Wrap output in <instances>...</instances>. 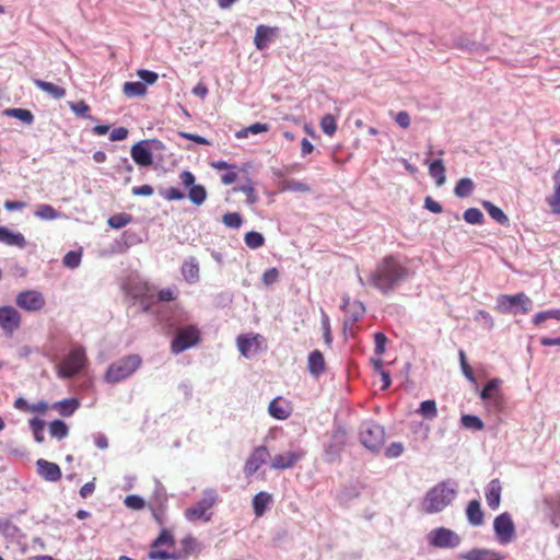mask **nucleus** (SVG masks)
<instances>
[{
  "instance_id": "f257e3e1",
  "label": "nucleus",
  "mask_w": 560,
  "mask_h": 560,
  "mask_svg": "<svg viewBox=\"0 0 560 560\" xmlns=\"http://www.w3.org/2000/svg\"><path fill=\"white\" fill-rule=\"evenodd\" d=\"M408 276V270L399 260L389 255L382 259L371 276V283L383 293H388Z\"/></svg>"
},
{
  "instance_id": "f03ea898",
  "label": "nucleus",
  "mask_w": 560,
  "mask_h": 560,
  "mask_svg": "<svg viewBox=\"0 0 560 560\" xmlns=\"http://www.w3.org/2000/svg\"><path fill=\"white\" fill-rule=\"evenodd\" d=\"M456 491L446 482L432 488L425 495L422 508L425 513L432 514L444 510L455 499Z\"/></svg>"
},
{
  "instance_id": "7ed1b4c3",
  "label": "nucleus",
  "mask_w": 560,
  "mask_h": 560,
  "mask_svg": "<svg viewBox=\"0 0 560 560\" xmlns=\"http://www.w3.org/2000/svg\"><path fill=\"white\" fill-rule=\"evenodd\" d=\"M142 364L138 354H129L112 363L106 373L105 381L110 384L119 383L131 376Z\"/></svg>"
},
{
  "instance_id": "20e7f679",
  "label": "nucleus",
  "mask_w": 560,
  "mask_h": 560,
  "mask_svg": "<svg viewBox=\"0 0 560 560\" xmlns=\"http://www.w3.org/2000/svg\"><path fill=\"white\" fill-rule=\"evenodd\" d=\"M86 361L88 359L83 347H73L57 365V374L61 378H71L84 369Z\"/></svg>"
},
{
  "instance_id": "39448f33",
  "label": "nucleus",
  "mask_w": 560,
  "mask_h": 560,
  "mask_svg": "<svg viewBox=\"0 0 560 560\" xmlns=\"http://www.w3.org/2000/svg\"><path fill=\"white\" fill-rule=\"evenodd\" d=\"M217 502V493L214 490H206L202 493V498L194 505L185 511V516L190 522L203 520L205 522L210 521L211 514H208L209 510Z\"/></svg>"
},
{
  "instance_id": "423d86ee",
  "label": "nucleus",
  "mask_w": 560,
  "mask_h": 560,
  "mask_svg": "<svg viewBox=\"0 0 560 560\" xmlns=\"http://www.w3.org/2000/svg\"><path fill=\"white\" fill-rule=\"evenodd\" d=\"M200 341V331L196 326L189 325L179 328L176 336L171 343V351L174 354H178Z\"/></svg>"
},
{
  "instance_id": "0eeeda50",
  "label": "nucleus",
  "mask_w": 560,
  "mask_h": 560,
  "mask_svg": "<svg viewBox=\"0 0 560 560\" xmlns=\"http://www.w3.org/2000/svg\"><path fill=\"white\" fill-rule=\"evenodd\" d=\"M360 440L366 448L378 451L385 442L384 428L375 422H366L360 431Z\"/></svg>"
},
{
  "instance_id": "6e6552de",
  "label": "nucleus",
  "mask_w": 560,
  "mask_h": 560,
  "mask_svg": "<svg viewBox=\"0 0 560 560\" xmlns=\"http://www.w3.org/2000/svg\"><path fill=\"white\" fill-rule=\"evenodd\" d=\"M22 326V315L12 305L0 306V330L7 337H12Z\"/></svg>"
},
{
  "instance_id": "1a4fd4ad",
  "label": "nucleus",
  "mask_w": 560,
  "mask_h": 560,
  "mask_svg": "<svg viewBox=\"0 0 560 560\" xmlns=\"http://www.w3.org/2000/svg\"><path fill=\"white\" fill-rule=\"evenodd\" d=\"M16 305L26 312H39L46 305L44 295L35 290L20 292L15 298Z\"/></svg>"
},
{
  "instance_id": "9d476101",
  "label": "nucleus",
  "mask_w": 560,
  "mask_h": 560,
  "mask_svg": "<svg viewBox=\"0 0 560 560\" xmlns=\"http://www.w3.org/2000/svg\"><path fill=\"white\" fill-rule=\"evenodd\" d=\"M530 304L532 301L525 293L502 294L498 298V308L503 313L511 312L512 306L517 305L523 314H527L530 311Z\"/></svg>"
},
{
  "instance_id": "9b49d317",
  "label": "nucleus",
  "mask_w": 560,
  "mask_h": 560,
  "mask_svg": "<svg viewBox=\"0 0 560 560\" xmlns=\"http://www.w3.org/2000/svg\"><path fill=\"white\" fill-rule=\"evenodd\" d=\"M430 544L438 548H453L460 542L459 536L444 527L432 530L429 535Z\"/></svg>"
},
{
  "instance_id": "f8f14e48",
  "label": "nucleus",
  "mask_w": 560,
  "mask_h": 560,
  "mask_svg": "<svg viewBox=\"0 0 560 560\" xmlns=\"http://www.w3.org/2000/svg\"><path fill=\"white\" fill-rule=\"evenodd\" d=\"M493 528L502 544L510 542L515 533L513 521L508 513H502L494 518Z\"/></svg>"
},
{
  "instance_id": "ddd939ff",
  "label": "nucleus",
  "mask_w": 560,
  "mask_h": 560,
  "mask_svg": "<svg viewBox=\"0 0 560 560\" xmlns=\"http://www.w3.org/2000/svg\"><path fill=\"white\" fill-rule=\"evenodd\" d=\"M262 340L259 334L240 335L236 339L237 349L244 357L249 358L258 353Z\"/></svg>"
},
{
  "instance_id": "4468645a",
  "label": "nucleus",
  "mask_w": 560,
  "mask_h": 560,
  "mask_svg": "<svg viewBox=\"0 0 560 560\" xmlns=\"http://www.w3.org/2000/svg\"><path fill=\"white\" fill-rule=\"evenodd\" d=\"M304 456L302 451H290L277 454L271 460V468L282 470L292 468Z\"/></svg>"
},
{
  "instance_id": "2eb2a0df",
  "label": "nucleus",
  "mask_w": 560,
  "mask_h": 560,
  "mask_svg": "<svg viewBox=\"0 0 560 560\" xmlns=\"http://www.w3.org/2000/svg\"><path fill=\"white\" fill-rule=\"evenodd\" d=\"M269 458V452L266 446L256 447L245 464V472L247 475H253L258 471V469L267 462Z\"/></svg>"
},
{
  "instance_id": "dca6fc26",
  "label": "nucleus",
  "mask_w": 560,
  "mask_h": 560,
  "mask_svg": "<svg viewBox=\"0 0 560 560\" xmlns=\"http://www.w3.org/2000/svg\"><path fill=\"white\" fill-rule=\"evenodd\" d=\"M149 141H140L131 147V158L139 166H151L153 156L148 147Z\"/></svg>"
},
{
  "instance_id": "f3484780",
  "label": "nucleus",
  "mask_w": 560,
  "mask_h": 560,
  "mask_svg": "<svg viewBox=\"0 0 560 560\" xmlns=\"http://www.w3.org/2000/svg\"><path fill=\"white\" fill-rule=\"evenodd\" d=\"M37 469L38 474L47 481L56 482L61 479V469L55 463L48 462L46 459H38Z\"/></svg>"
},
{
  "instance_id": "a211bd4d",
  "label": "nucleus",
  "mask_w": 560,
  "mask_h": 560,
  "mask_svg": "<svg viewBox=\"0 0 560 560\" xmlns=\"http://www.w3.org/2000/svg\"><path fill=\"white\" fill-rule=\"evenodd\" d=\"M501 492V481L498 478L492 479L486 488V501L491 510H497L500 506Z\"/></svg>"
},
{
  "instance_id": "6ab92c4d",
  "label": "nucleus",
  "mask_w": 560,
  "mask_h": 560,
  "mask_svg": "<svg viewBox=\"0 0 560 560\" xmlns=\"http://www.w3.org/2000/svg\"><path fill=\"white\" fill-rule=\"evenodd\" d=\"M268 411L271 417L278 420H285L291 415V407L289 402L278 397L270 401Z\"/></svg>"
},
{
  "instance_id": "aec40b11",
  "label": "nucleus",
  "mask_w": 560,
  "mask_h": 560,
  "mask_svg": "<svg viewBox=\"0 0 560 560\" xmlns=\"http://www.w3.org/2000/svg\"><path fill=\"white\" fill-rule=\"evenodd\" d=\"M0 242L9 245L24 248L26 246L25 237L20 232H12L8 228L0 226Z\"/></svg>"
},
{
  "instance_id": "412c9836",
  "label": "nucleus",
  "mask_w": 560,
  "mask_h": 560,
  "mask_svg": "<svg viewBox=\"0 0 560 560\" xmlns=\"http://www.w3.org/2000/svg\"><path fill=\"white\" fill-rule=\"evenodd\" d=\"M308 372L314 376H319L325 372L326 362L323 353L319 350H314L307 358Z\"/></svg>"
},
{
  "instance_id": "4be33fe9",
  "label": "nucleus",
  "mask_w": 560,
  "mask_h": 560,
  "mask_svg": "<svg viewBox=\"0 0 560 560\" xmlns=\"http://www.w3.org/2000/svg\"><path fill=\"white\" fill-rule=\"evenodd\" d=\"M277 28L266 25H258L255 32L254 43L257 49L262 50L267 47L270 39L275 36Z\"/></svg>"
},
{
  "instance_id": "5701e85b",
  "label": "nucleus",
  "mask_w": 560,
  "mask_h": 560,
  "mask_svg": "<svg viewBox=\"0 0 560 560\" xmlns=\"http://www.w3.org/2000/svg\"><path fill=\"white\" fill-rule=\"evenodd\" d=\"M342 308L346 312V324L348 322L354 324L364 313V307L360 302H350L348 298L343 300Z\"/></svg>"
},
{
  "instance_id": "b1692460",
  "label": "nucleus",
  "mask_w": 560,
  "mask_h": 560,
  "mask_svg": "<svg viewBox=\"0 0 560 560\" xmlns=\"http://www.w3.org/2000/svg\"><path fill=\"white\" fill-rule=\"evenodd\" d=\"M546 202L555 214H560V168L553 175V192L546 198Z\"/></svg>"
},
{
  "instance_id": "393cba45",
  "label": "nucleus",
  "mask_w": 560,
  "mask_h": 560,
  "mask_svg": "<svg viewBox=\"0 0 560 560\" xmlns=\"http://www.w3.org/2000/svg\"><path fill=\"white\" fill-rule=\"evenodd\" d=\"M33 82L39 90L49 94L55 100H60L66 96V89L60 85L39 79H35Z\"/></svg>"
},
{
  "instance_id": "a878e982",
  "label": "nucleus",
  "mask_w": 560,
  "mask_h": 560,
  "mask_svg": "<svg viewBox=\"0 0 560 560\" xmlns=\"http://www.w3.org/2000/svg\"><path fill=\"white\" fill-rule=\"evenodd\" d=\"M182 275L188 283H195L199 279V264L196 258H189L182 266Z\"/></svg>"
},
{
  "instance_id": "bb28decb",
  "label": "nucleus",
  "mask_w": 560,
  "mask_h": 560,
  "mask_svg": "<svg viewBox=\"0 0 560 560\" xmlns=\"http://www.w3.org/2000/svg\"><path fill=\"white\" fill-rule=\"evenodd\" d=\"M272 502L270 493L260 491L253 499V509L256 517L265 514L267 506Z\"/></svg>"
},
{
  "instance_id": "cd10ccee",
  "label": "nucleus",
  "mask_w": 560,
  "mask_h": 560,
  "mask_svg": "<svg viewBox=\"0 0 560 560\" xmlns=\"http://www.w3.org/2000/svg\"><path fill=\"white\" fill-rule=\"evenodd\" d=\"M80 402L77 398H66L63 400L55 402L51 407L57 410L63 417L72 416L79 408Z\"/></svg>"
},
{
  "instance_id": "c85d7f7f",
  "label": "nucleus",
  "mask_w": 560,
  "mask_h": 560,
  "mask_svg": "<svg viewBox=\"0 0 560 560\" xmlns=\"http://www.w3.org/2000/svg\"><path fill=\"white\" fill-rule=\"evenodd\" d=\"M466 515L471 525H481L483 523V512L481 510L480 502L477 500L470 501L466 509Z\"/></svg>"
},
{
  "instance_id": "c756f323",
  "label": "nucleus",
  "mask_w": 560,
  "mask_h": 560,
  "mask_svg": "<svg viewBox=\"0 0 560 560\" xmlns=\"http://www.w3.org/2000/svg\"><path fill=\"white\" fill-rule=\"evenodd\" d=\"M429 175L435 179L438 186H442L445 183V166L442 160H434L429 164Z\"/></svg>"
},
{
  "instance_id": "7c9ffc66",
  "label": "nucleus",
  "mask_w": 560,
  "mask_h": 560,
  "mask_svg": "<svg viewBox=\"0 0 560 560\" xmlns=\"http://www.w3.org/2000/svg\"><path fill=\"white\" fill-rule=\"evenodd\" d=\"M463 558L466 560H501L498 552L488 549H471Z\"/></svg>"
},
{
  "instance_id": "2f4dec72",
  "label": "nucleus",
  "mask_w": 560,
  "mask_h": 560,
  "mask_svg": "<svg viewBox=\"0 0 560 560\" xmlns=\"http://www.w3.org/2000/svg\"><path fill=\"white\" fill-rule=\"evenodd\" d=\"M482 207L487 210L488 214L494 220L497 221L498 223L502 224V225H508L509 224V218L508 215L503 212L502 209H500L499 207H497L495 205H493L492 202L490 201H487V200H483L481 202Z\"/></svg>"
},
{
  "instance_id": "473e14b6",
  "label": "nucleus",
  "mask_w": 560,
  "mask_h": 560,
  "mask_svg": "<svg viewBox=\"0 0 560 560\" xmlns=\"http://www.w3.org/2000/svg\"><path fill=\"white\" fill-rule=\"evenodd\" d=\"M122 92L128 97L143 96L147 94V86L142 82H126Z\"/></svg>"
},
{
  "instance_id": "72a5a7b5",
  "label": "nucleus",
  "mask_w": 560,
  "mask_h": 560,
  "mask_svg": "<svg viewBox=\"0 0 560 560\" xmlns=\"http://www.w3.org/2000/svg\"><path fill=\"white\" fill-rule=\"evenodd\" d=\"M474 188L475 184L470 178H460L454 188V194L459 198L468 197L472 194Z\"/></svg>"
},
{
  "instance_id": "f704fd0d",
  "label": "nucleus",
  "mask_w": 560,
  "mask_h": 560,
  "mask_svg": "<svg viewBox=\"0 0 560 560\" xmlns=\"http://www.w3.org/2000/svg\"><path fill=\"white\" fill-rule=\"evenodd\" d=\"M49 433L52 438L62 440L68 435L69 428L62 420H54L49 423Z\"/></svg>"
},
{
  "instance_id": "c9c22d12",
  "label": "nucleus",
  "mask_w": 560,
  "mask_h": 560,
  "mask_svg": "<svg viewBox=\"0 0 560 560\" xmlns=\"http://www.w3.org/2000/svg\"><path fill=\"white\" fill-rule=\"evenodd\" d=\"M269 129H270V126L268 124L255 122V124L237 131L235 136L238 139H242V138H246L249 133L258 135L261 132H267V131H269Z\"/></svg>"
},
{
  "instance_id": "e433bc0d",
  "label": "nucleus",
  "mask_w": 560,
  "mask_h": 560,
  "mask_svg": "<svg viewBox=\"0 0 560 560\" xmlns=\"http://www.w3.org/2000/svg\"><path fill=\"white\" fill-rule=\"evenodd\" d=\"M131 221H132L131 214L121 212V213L112 215L107 220V223L110 228L118 230V229L125 228L126 225L131 223Z\"/></svg>"
},
{
  "instance_id": "4c0bfd02",
  "label": "nucleus",
  "mask_w": 560,
  "mask_h": 560,
  "mask_svg": "<svg viewBox=\"0 0 560 560\" xmlns=\"http://www.w3.org/2000/svg\"><path fill=\"white\" fill-rule=\"evenodd\" d=\"M281 190L294 191V192H310L311 187L306 183H302L295 179L284 180L281 184Z\"/></svg>"
},
{
  "instance_id": "58836bf2",
  "label": "nucleus",
  "mask_w": 560,
  "mask_h": 560,
  "mask_svg": "<svg viewBox=\"0 0 560 560\" xmlns=\"http://www.w3.org/2000/svg\"><path fill=\"white\" fill-rule=\"evenodd\" d=\"M35 217L42 220H56L60 217L58 211L50 205H38L35 211Z\"/></svg>"
},
{
  "instance_id": "ea45409f",
  "label": "nucleus",
  "mask_w": 560,
  "mask_h": 560,
  "mask_svg": "<svg viewBox=\"0 0 560 560\" xmlns=\"http://www.w3.org/2000/svg\"><path fill=\"white\" fill-rule=\"evenodd\" d=\"M70 109L80 117L88 118L90 120H96L95 117L90 115V106L84 101L69 102Z\"/></svg>"
},
{
  "instance_id": "a19ab883",
  "label": "nucleus",
  "mask_w": 560,
  "mask_h": 560,
  "mask_svg": "<svg viewBox=\"0 0 560 560\" xmlns=\"http://www.w3.org/2000/svg\"><path fill=\"white\" fill-rule=\"evenodd\" d=\"M5 114L8 116H10V117H14L16 119H20L21 121H23L24 124H27V125L32 124L33 120H34V116L31 113V110L24 109V108L7 109Z\"/></svg>"
},
{
  "instance_id": "79ce46f5",
  "label": "nucleus",
  "mask_w": 560,
  "mask_h": 560,
  "mask_svg": "<svg viewBox=\"0 0 560 560\" xmlns=\"http://www.w3.org/2000/svg\"><path fill=\"white\" fill-rule=\"evenodd\" d=\"M188 197L192 203L200 206L207 198L206 188L201 185H195L189 189Z\"/></svg>"
},
{
  "instance_id": "37998d69",
  "label": "nucleus",
  "mask_w": 560,
  "mask_h": 560,
  "mask_svg": "<svg viewBox=\"0 0 560 560\" xmlns=\"http://www.w3.org/2000/svg\"><path fill=\"white\" fill-rule=\"evenodd\" d=\"M30 428L33 432L34 439L37 443H43L45 441L44 438V428L45 422L39 418H33L30 420Z\"/></svg>"
},
{
  "instance_id": "c03bdc74",
  "label": "nucleus",
  "mask_w": 560,
  "mask_h": 560,
  "mask_svg": "<svg viewBox=\"0 0 560 560\" xmlns=\"http://www.w3.org/2000/svg\"><path fill=\"white\" fill-rule=\"evenodd\" d=\"M244 241L245 244L252 249L259 248L265 244V237L262 234L255 231L247 232L244 236Z\"/></svg>"
},
{
  "instance_id": "a18cd8bd",
  "label": "nucleus",
  "mask_w": 560,
  "mask_h": 560,
  "mask_svg": "<svg viewBox=\"0 0 560 560\" xmlns=\"http://www.w3.org/2000/svg\"><path fill=\"white\" fill-rule=\"evenodd\" d=\"M418 412L424 418L433 419L438 416V408L434 400H424L420 404Z\"/></svg>"
},
{
  "instance_id": "49530a36",
  "label": "nucleus",
  "mask_w": 560,
  "mask_h": 560,
  "mask_svg": "<svg viewBox=\"0 0 560 560\" xmlns=\"http://www.w3.org/2000/svg\"><path fill=\"white\" fill-rule=\"evenodd\" d=\"M320 128L327 136L335 135L337 130L336 118L331 114H326L320 120Z\"/></svg>"
},
{
  "instance_id": "de8ad7c7",
  "label": "nucleus",
  "mask_w": 560,
  "mask_h": 560,
  "mask_svg": "<svg viewBox=\"0 0 560 560\" xmlns=\"http://www.w3.org/2000/svg\"><path fill=\"white\" fill-rule=\"evenodd\" d=\"M234 190L245 194L247 203L249 205H254L258 200L255 187L250 180H248V183L245 185L235 187Z\"/></svg>"
},
{
  "instance_id": "09e8293b",
  "label": "nucleus",
  "mask_w": 560,
  "mask_h": 560,
  "mask_svg": "<svg viewBox=\"0 0 560 560\" xmlns=\"http://www.w3.org/2000/svg\"><path fill=\"white\" fill-rule=\"evenodd\" d=\"M175 544L173 535L167 529H162L158 538L152 542V548H158L160 546H168L173 547Z\"/></svg>"
},
{
  "instance_id": "8fccbe9b",
  "label": "nucleus",
  "mask_w": 560,
  "mask_h": 560,
  "mask_svg": "<svg viewBox=\"0 0 560 560\" xmlns=\"http://www.w3.org/2000/svg\"><path fill=\"white\" fill-rule=\"evenodd\" d=\"M464 220L469 224H481L483 222V214L477 208H468L464 212Z\"/></svg>"
},
{
  "instance_id": "3c124183",
  "label": "nucleus",
  "mask_w": 560,
  "mask_h": 560,
  "mask_svg": "<svg viewBox=\"0 0 560 560\" xmlns=\"http://www.w3.org/2000/svg\"><path fill=\"white\" fill-rule=\"evenodd\" d=\"M222 222L228 228L238 229L243 223V218L238 212H228L222 217Z\"/></svg>"
},
{
  "instance_id": "603ef678",
  "label": "nucleus",
  "mask_w": 560,
  "mask_h": 560,
  "mask_svg": "<svg viewBox=\"0 0 560 560\" xmlns=\"http://www.w3.org/2000/svg\"><path fill=\"white\" fill-rule=\"evenodd\" d=\"M462 424L465 428L472 429V430H482L483 429V422L477 417L472 415H464L460 419Z\"/></svg>"
},
{
  "instance_id": "864d4df0",
  "label": "nucleus",
  "mask_w": 560,
  "mask_h": 560,
  "mask_svg": "<svg viewBox=\"0 0 560 560\" xmlns=\"http://www.w3.org/2000/svg\"><path fill=\"white\" fill-rule=\"evenodd\" d=\"M160 195L167 201L182 200L185 198V194L178 188L170 187L166 189H160Z\"/></svg>"
},
{
  "instance_id": "5fc2aeb1",
  "label": "nucleus",
  "mask_w": 560,
  "mask_h": 560,
  "mask_svg": "<svg viewBox=\"0 0 560 560\" xmlns=\"http://www.w3.org/2000/svg\"><path fill=\"white\" fill-rule=\"evenodd\" d=\"M62 262L66 267L71 269L79 267L81 262V253L74 250L68 252L65 255Z\"/></svg>"
},
{
  "instance_id": "6e6d98bb",
  "label": "nucleus",
  "mask_w": 560,
  "mask_h": 560,
  "mask_svg": "<svg viewBox=\"0 0 560 560\" xmlns=\"http://www.w3.org/2000/svg\"><path fill=\"white\" fill-rule=\"evenodd\" d=\"M374 341H375V349H374L375 354L377 357H382L385 352L387 337L385 336V334L378 331V332H375V335H374Z\"/></svg>"
},
{
  "instance_id": "4d7b16f0",
  "label": "nucleus",
  "mask_w": 560,
  "mask_h": 560,
  "mask_svg": "<svg viewBox=\"0 0 560 560\" xmlns=\"http://www.w3.org/2000/svg\"><path fill=\"white\" fill-rule=\"evenodd\" d=\"M458 354H459V361H460V368H462L463 374L466 376L467 380L474 382L475 381L474 371H472L471 366L469 365V363L467 362L465 351L459 350Z\"/></svg>"
},
{
  "instance_id": "13d9d810",
  "label": "nucleus",
  "mask_w": 560,
  "mask_h": 560,
  "mask_svg": "<svg viewBox=\"0 0 560 560\" xmlns=\"http://www.w3.org/2000/svg\"><path fill=\"white\" fill-rule=\"evenodd\" d=\"M322 328H323V336H324L325 343L327 346H330L332 343L330 322H329V317L324 312L322 315Z\"/></svg>"
},
{
  "instance_id": "bf43d9fd",
  "label": "nucleus",
  "mask_w": 560,
  "mask_h": 560,
  "mask_svg": "<svg viewBox=\"0 0 560 560\" xmlns=\"http://www.w3.org/2000/svg\"><path fill=\"white\" fill-rule=\"evenodd\" d=\"M500 384H501V381L498 378H493V380L489 381L480 393L481 399L486 400V399L491 398V393L497 390L499 388Z\"/></svg>"
},
{
  "instance_id": "052dcab7",
  "label": "nucleus",
  "mask_w": 560,
  "mask_h": 560,
  "mask_svg": "<svg viewBox=\"0 0 560 560\" xmlns=\"http://www.w3.org/2000/svg\"><path fill=\"white\" fill-rule=\"evenodd\" d=\"M177 294L175 289L165 288L159 291L158 300L161 302H172L176 300Z\"/></svg>"
},
{
  "instance_id": "680f3d73",
  "label": "nucleus",
  "mask_w": 560,
  "mask_h": 560,
  "mask_svg": "<svg viewBox=\"0 0 560 560\" xmlns=\"http://www.w3.org/2000/svg\"><path fill=\"white\" fill-rule=\"evenodd\" d=\"M137 74L144 84H154L159 78L158 73L145 69L138 70Z\"/></svg>"
},
{
  "instance_id": "e2e57ef3",
  "label": "nucleus",
  "mask_w": 560,
  "mask_h": 560,
  "mask_svg": "<svg viewBox=\"0 0 560 560\" xmlns=\"http://www.w3.org/2000/svg\"><path fill=\"white\" fill-rule=\"evenodd\" d=\"M279 279V271L277 268H269L267 269L261 277V280L264 284L270 285L275 282H277Z\"/></svg>"
},
{
  "instance_id": "0e129e2a",
  "label": "nucleus",
  "mask_w": 560,
  "mask_h": 560,
  "mask_svg": "<svg viewBox=\"0 0 560 560\" xmlns=\"http://www.w3.org/2000/svg\"><path fill=\"white\" fill-rule=\"evenodd\" d=\"M125 503L127 506L135 510L143 509L145 505L144 500L141 497L135 494L128 495L125 500Z\"/></svg>"
},
{
  "instance_id": "69168bd1",
  "label": "nucleus",
  "mask_w": 560,
  "mask_h": 560,
  "mask_svg": "<svg viewBox=\"0 0 560 560\" xmlns=\"http://www.w3.org/2000/svg\"><path fill=\"white\" fill-rule=\"evenodd\" d=\"M395 121L404 129L409 128L411 118L406 110L398 112L395 116Z\"/></svg>"
},
{
  "instance_id": "338daca9",
  "label": "nucleus",
  "mask_w": 560,
  "mask_h": 560,
  "mask_svg": "<svg viewBox=\"0 0 560 560\" xmlns=\"http://www.w3.org/2000/svg\"><path fill=\"white\" fill-rule=\"evenodd\" d=\"M128 129L125 127H118L113 129V131L109 135L110 141H121L125 140L128 137Z\"/></svg>"
},
{
  "instance_id": "774afa93",
  "label": "nucleus",
  "mask_w": 560,
  "mask_h": 560,
  "mask_svg": "<svg viewBox=\"0 0 560 560\" xmlns=\"http://www.w3.org/2000/svg\"><path fill=\"white\" fill-rule=\"evenodd\" d=\"M404 447L400 443H392L385 451V455L389 458L398 457L401 455Z\"/></svg>"
}]
</instances>
